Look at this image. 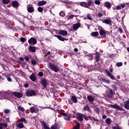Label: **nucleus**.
I'll return each instance as SVG.
<instances>
[{"instance_id": "1", "label": "nucleus", "mask_w": 129, "mask_h": 129, "mask_svg": "<svg viewBox=\"0 0 129 129\" xmlns=\"http://www.w3.org/2000/svg\"><path fill=\"white\" fill-rule=\"evenodd\" d=\"M94 5V2H93V0H88V2H81L80 4V6L81 7H84V8H87V9H89V7H91V6H93Z\"/></svg>"}, {"instance_id": "2", "label": "nucleus", "mask_w": 129, "mask_h": 129, "mask_svg": "<svg viewBox=\"0 0 129 129\" xmlns=\"http://www.w3.org/2000/svg\"><path fill=\"white\" fill-rule=\"evenodd\" d=\"M99 31V34L102 38H106V31L101 26L98 27Z\"/></svg>"}, {"instance_id": "3", "label": "nucleus", "mask_w": 129, "mask_h": 129, "mask_svg": "<svg viewBox=\"0 0 129 129\" xmlns=\"http://www.w3.org/2000/svg\"><path fill=\"white\" fill-rule=\"evenodd\" d=\"M26 95L28 97H30V96H35L36 95V91L34 90H28L26 92Z\"/></svg>"}, {"instance_id": "4", "label": "nucleus", "mask_w": 129, "mask_h": 129, "mask_svg": "<svg viewBox=\"0 0 129 129\" xmlns=\"http://www.w3.org/2000/svg\"><path fill=\"white\" fill-rule=\"evenodd\" d=\"M49 68H50L51 70H52V71H54V72H55V73H57V72L59 71V69H58V67L54 64V63H49Z\"/></svg>"}, {"instance_id": "5", "label": "nucleus", "mask_w": 129, "mask_h": 129, "mask_svg": "<svg viewBox=\"0 0 129 129\" xmlns=\"http://www.w3.org/2000/svg\"><path fill=\"white\" fill-rule=\"evenodd\" d=\"M28 43L30 45L34 46V45H36V44H37V39L35 38V37H31L28 40Z\"/></svg>"}, {"instance_id": "6", "label": "nucleus", "mask_w": 129, "mask_h": 129, "mask_svg": "<svg viewBox=\"0 0 129 129\" xmlns=\"http://www.w3.org/2000/svg\"><path fill=\"white\" fill-rule=\"evenodd\" d=\"M112 108H114L115 109H118L120 111H125V110L119 106V105L117 104H115L114 105H110Z\"/></svg>"}, {"instance_id": "7", "label": "nucleus", "mask_w": 129, "mask_h": 129, "mask_svg": "<svg viewBox=\"0 0 129 129\" xmlns=\"http://www.w3.org/2000/svg\"><path fill=\"white\" fill-rule=\"evenodd\" d=\"M12 94L14 95L15 97H17V98H21V97H23V94L19 92H12Z\"/></svg>"}, {"instance_id": "8", "label": "nucleus", "mask_w": 129, "mask_h": 129, "mask_svg": "<svg viewBox=\"0 0 129 129\" xmlns=\"http://www.w3.org/2000/svg\"><path fill=\"white\" fill-rule=\"evenodd\" d=\"M105 72L106 73V74H107V75L111 79H112V80H115V79H116L115 78V77L113 76V75H112V74H111V73L109 72V71H108L107 70H105Z\"/></svg>"}, {"instance_id": "9", "label": "nucleus", "mask_w": 129, "mask_h": 129, "mask_svg": "<svg viewBox=\"0 0 129 129\" xmlns=\"http://www.w3.org/2000/svg\"><path fill=\"white\" fill-rule=\"evenodd\" d=\"M95 55V63L99 62V60H100V53L97 51L96 52Z\"/></svg>"}, {"instance_id": "10", "label": "nucleus", "mask_w": 129, "mask_h": 129, "mask_svg": "<svg viewBox=\"0 0 129 129\" xmlns=\"http://www.w3.org/2000/svg\"><path fill=\"white\" fill-rule=\"evenodd\" d=\"M40 83H41L43 88H47V86L48 85V81H47L46 79L44 78L42 79Z\"/></svg>"}, {"instance_id": "11", "label": "nucleus", "mask_w": 129, "mask_h": 129, "mask_svg": "<svg viewBox=\"0 0 129 129\" xmlns=\"http://www.w3.org/2000/svg\"><path fill=\"white\" fill-rule=\"evenodd\" d=\"M113 93H114V92L112 91V89H109V92L107 94V97L109 98H112L113 97Z\"/></svg>"}, {"instance_id": "12", "label": "nucleus", "mask_w": 129, "mask_h": 129, "mask_svg": "<svg viewBox=\"0 0 129 129\" xmlns=\"http://www.w3.org/2000/svg\"><path fill=\"white\" fill-rule=\"evenodd\" d=\"M54 37H56L59 40V41H62V42H64V41H68V39L62 37L61 35H55Z\"/></svg>"}, {"instance_id": "13", "label": "nucleus", "mask_w": 129, "mask_h": 129, "mask_svg": "<svg viewBox=\"0 0 129 129\" xmlns=\"http://www.w3.org/2000/svg\"><path fill=\"white\" fill-rule=\"evenodd\" d=\"M84 110L85 111H88L89 113H92L91 109H90V107L88 104H87L84 106Z\"/></svg>"}, {"instance_id": "14", "label": "nucleus", "mask_w": 129, "mask_h": 129, "mask_svg": "<svg viewBox=\"0 0 129 129\" xmlns=\"http://www.w3.org/2000/svg\"><path fill=\"white\" fill-rule=\"evenodd\" d=\"M30 80L31 81H33V82H35V81H37V78L36 77V75L35 74L32 73L31 75L29 77Z\"/></svg>"}, {"instance_id": "15", "label": "nucleus", "mask_w": 129, "mask_h": 129, "mask_svg": "<svg viewBox=\"0 0 129 129\" xmlns=\"http://www.w3.org/2000/svg\"><path fill=\"white\" fill-rule=\"evenodd\" d=\"M80 26H81V23H76L73 26V29L74 31H76L78 30Z\"/></svg>"}, {"instance_id": "16", "label": "nucleus", "mask_w": 129, "mask_h": 129, "mask_svg": "<svg viewBox=\"0 0 129 129\" xmlns=\"http://www.w3.org/2000/svg\"><path fill=\"white\" fill-rule=\"evenodd\" d=\"M58 35H61V36H66L67 35V31L66 30H60L58 32Z\"/></svg>"}, {"instance_id": "17", "label": "nucleus", "mask_w": 129, "mask_h": 129, "mask_svg": "<svg viewBox=\"0 0 129 129\" xmlns=\"http://www.w3.org/2000/svg\"><path fill=\"white\" fill-rule=\"evenodd\" d=\"M72 113H74V114L72 115L71 114H70L67 118H64V119H67V120L69 121L70 120V117H73V118H74V117H75V112L74 111H72Z\"/></svg>"}, {"instance_id": "18", "label": "nucleus", "mask_w": 129, "mask_h": 129, "mask_svg": "<svg viewBox=\"0 0 129 129\" xmlns=\"http://www.w3.org/2000/svg\"><path fill=\"white\" fill-rule=\"evenodd\" d=\"M40 123L42 124L44 129H50V127L47 125V123L45 122L44 120L41 121Z\"/></svg>"}, {"instance_id": "19", "label": "nucleus", "mask_w": 129, "mask_h": 129, "mask_svg": "<svg viewBox=\"0 0 129 129\" xmlns=\"http://www.w3.org/2000/svg\"><path fill=\"white\" fill-rule=\"evenodd\" d=\"M20 6V3L18 1H13L12 2V7L14 8H18Z\"/></svg>"}, {"instance_id": "20", "label": "nucleus", "mask_w": 129, "mask_h": 129, "mask_svg": "<svg viewBox=\"0 0 129 129\" xmlns=\"http://www.w3.org/2000/svg\"><path fill=\"white\" fill-rule=\"evenodd\" d=\"M102 23L107 25H111V19H105Z\"/></svg>"}, {"instance_id": "21", "label": "nucleus", "mask_w": 129, "mask_h": 129, "mask_svg": "<svg viewBox=\"0 0 129 129\" xmlns=\"http://www.w3.org/2000/svg\"><path fill=\"white\" fill-rule=\"evenodd\" d=\"M104 6L105 7V8H107V9H109L110 8H111V5H110V3L108 2H105L104 3Z\"/></svg>"}, {"instance_id": "22", "label": "nucleus", "mask_w": 129, "mask_h": 129, "mask_svg": "<svg viewBox=\"0 0 129 129\" xmlns=\"http://www.w3.org/2000/svg\"><path fill=\"white\" fill-rule=\"evenodd\" d=\"M46 4H47V1H41L38 3V5L40 7L45 6V5H46Z\"/></svg>"}, {"instance_id": "23", "label": "nucleus", "mask_w": 129, "mask_h": 129, "mask_svg": "<svg viewBox=\"0 0 129 129\" xmlns=\"http://www.w3.org/2000/svg\"><path fill=\"white\" fill-rule=\"evenodd\" d=\"M84 116V114H79L77 115L78 119H79L80 121H83Z\"/></svg>"}, {"instance_id": "24", "label": "nucleus", "mask_w": 129, "mask_h": 129, "mask_svg": "<svg viewBox=\"0 0 129 129\" xmlns=\"http://www.w3.org/2000/svg\"><path fill=\"white\" fill-rule=\"evenodd\" d=\"M27 11L28 13H32L35 12V9H34V7H29L27 8Z\"/></svg>"}, {"instance_id": "25", "label": "nucleus", "mask_w": 129, "mask_h": 129, "mask_svg": "<svg viewBox=\"0 0 129 129\" xmlns=\"http://www.w3.org/2000/svg\"><path fill=\"white\" fill-rule=\"evenodd\" d=\"M124 107V108H125V109H127L128 110H129V100H126L125 102Z\"/></svg>"}, {"instance_id": "26", "label": "nucleus", "mask_w": 129, "mask_h": 129, "mask_svg": "<svg viewBox=\"0 0 129 129\" xmlns=\"http://www.w3.org/2000/svg\"><path fill=\"white\" fill-rule=\"evenodd\" d=\"M87 100L89 102H93L94 101V98L91 96H88L87 97Z\"/></svg>"}, {"instance_id": "27", "label": "nucleus", "mask_w": 129, "mask_h": 129, "mask_svg": "<svg viewBox=\"0 0 129 129\" xmlns=\"http://www.w3.org/2000/svg\"><path fill=\"white\" fill-rule=\"evenodd\" d=\"M17 122H25V123H27V120H26V119H25V118L22 117L17 120Z\"/></svg>"}, {"instance_id": "28", "label": "nucleus", "mask_w": 129, "mask_h": 129, "mask_svg": "<svg viewBox=\"0 0 129 129\" xmlns=\"http://www.w3.org/2000/svg\"><path fill=\"white\" fill-rule=\"evenodd\" d=\"M3 126L5 128L8 127V124L4 123H0V129H4Z\"/></svg>"}, {"instance_id": "29", "label": "nucleus", "mask_w": 129, "mask_h": 129, "mask_svg": "<svg viewBox=\"0 0 129 129\" xmlns=\"http://www.w3.org/2000/svg\"><path fill=\"white\" fill-rule=\"evenodd\" d=\"M29 50H30L31 52H36V47L35 46H30L29 47Z\"/></svg>"}, {"instance_id": "30", "label": "nucleus", "mask_w": 129, "mask_h": 129, "mask_svg": "<svg viewBox=\"0 0 129 129\" xmlns=\"http://www.w3.org/2000/svg\"><path fill=\"white\" fill-rule=\"evenodd\" d=\"M99 33L98 32H93L91 33V36L92 37H96V36H99Z\"/></svg>"}, {"instance_id": "31", "label": "nucleus", "mask_w": 129, "mask_h": 129, "mask_svg": "<svg viewBox=\"0 0 129 129\" xmlns=\"http://www.w3.org/2000/svg\"><path fill=\"white\" fill-rule=\"evenodd\" d=\"M16 126L19 128H24V124L23 123H19L16 124Z\"/></svg>"}, {"instance_id": "32", "label": "nucleus", "mask_w": 129, "mask_h": 129, "mask_svg": "<svg viewBox=\"0 0 129 129\" xmlns=\"http://www.w3.org/2000/svg\"><path fill=\"white\" fill-rule=\"evenodd\" d=\"M101 81L102 82H104L105 83H107V84H109V83H110V81H109V80H106L104 78H102L101 79Z\"/></svg>"}, {"instance_id": "33", "label": "nucleus", "mask_w": 129, "mask_h": 129, "mask_svg": "<svg viewBox=\"0 0 129 129\" xmlns=\"http://www.w3.org/2000/svg\"><path fill=\"white\" fill-rule=\"evenodd\" d=\"M5 77L7 79L8 81H9V82H12V78H11V74L6 75V76H5Z\"/></svg>"}, {"instance_id": "34", "label": "nucleus", "mask_w": 129, "mask_h": 129, "mask_svg": "<svg viewBox=\"0 0 129 129\" xmlns=\"http://www.w3.org/2000/svg\"><path fill=\"white\" fill-rule=\"evenodd\" d=\"M71 99L72 100H73V101H74L75 103H76V102H77V98H76V96H72Z\"/></svg>"}, {"instance_id": "35", "label": "nucleus", "mask_w": 129, "mask_h": 129, "mask_svg": "<svg viewBox=\"0 0 129 129\" xmlns=\"http://www.w3.org/2000/svg\"><path fill=\"white\" fill-rule=\"evenodd\" d=\"M80 128V124L79 122H77L76 126H74L73 129H79Z\"/></svg>"}, {"instance_id": "36", "label": "nucleus", "mask_w": 129, "mask_h": 129, "mask_svg": "<svg viewBox=\"0 0 129 129\" xmlns=\"http://www.w3.org/2000/svg\"><path fill=\"white\" fill-rule=\"evenodd\" d=\"M30 112L31 113H34L36 111V109L35 108V107H32L30 108Z\"/></svg>"}, {"instance_id": "37", "label": "nucleus", "mask_w": 129, "mask_h": 129, "mask_svg": "<svg viewBox=\"0 0 129 129\" xmlns=\"http://www.w3.org/2000/svg\"><path fill=\"white\" fill-rule=\"evenodd\" d=\"M57 127H58V124L55 123L54 125L51 126V129H57Z\"/></svg>"}, {"instance_id": "38", "label": "nucleus", "mask_w": 129, "mask_h": 129, "mask_svg": "<svg viewBox=\"0 0 129 129\" xmlns=\"http://www.w3.org/2000/svg\"><path fill=\"white\" fill-rule=\"evenodd\" d=\"M31 63L32 65H37V61H36L35 59H32Z\"/></svg>"}, {"instance_id": "39", "label": "nucleus", "mask_w": 129, "mask_h": 129, "mask_svg": "<svg viewBox=\"0 0 129 129\" xmlns=\"http://www.w3.org/2000/svg\"><path fill=\"white\" fill-rule=\"evenodd\" d=\"M43 8L41 7H39L38 8H37V11L38 12H39V13H42V12H43Z\"/></svg>"}, {"instance_id": "40", "label": "nucleus", "mask_w": 129, "mask_h": 129, "mask_svg": "<svg viewBox=\"0 0 129 129\" xmlns=\"http://www.w3.org/2000/svg\"><path fill=\"white\" fill-rule=\"evenodd\" d=\"M74 17H75V18H77V15H71L70 16H69V20H70L71 19H73V18H74Z\"/></svg>"}, {"instance_id": "41", "label": "nucleus", "mask_w": 129, "mask_h": 129, "mask_svg": "<svg viewBox=\"0 0 129 129\" xmlns=\"http://www.w3.org/2000/svg\"><path fill=\"white\" fill-rule=\"evenodd\" d=\"M59 16L60 17H64L65 16V12H64V11H61L59 14Z\"/></svg>"}, {"instance_id": "42", "label": "nucleus", "mask_w": 129, "mask_h": 129, "mask_svg": "<svg viewBox=\"0 0 129 129\" xmlns=\"http://www.w3.org/2000/svg\"><path fill=\"white\" fill-rule=\"evenodd\" d=\"M122 66V62H121L116 63V66H117V67H121V66Z\"/></svg>"}, {"instance_id": "43", "label": "nucleus", "mask_w": 129, "mask_h": 129, "mask_svg": "<svg viewBox=\"0 0 129 129\" xmlns=\"http://www.w3.org/2000/svg\"><path fill=\"white\" fill-rule=\"evenodd\" d=\"M106 123H107V124H110L111 122V120H110V118H108L106 119Z\"/></svg>"}, {"instance_id": "44", "label": "nucleus", "mask_w": 129, "mask_h": 129, "mask_svg": "<svg viewBox=\"0 0 129 129\" xmlns=\"http://www.w3.org/2000/svg\"><path fill=\"white\" fill-rule=\"evenodd\" d=\"M3 3L5 5H8V4L10 3V0H3Z\"/></svg>"}, {"instance_id": "45", "label": "nucleus", "mask_w": 129, "mask_h": 129, "mask_svg": "<svg viewBox=\"0 0 129 129\" xmlns=\"http://www.w3.org/2000/svg\"><path fill=\"white\" fill-rule=\"evenodd\" d=\"M18 110H21V111H25V108L22 106H19L18 107Z\"/></svg>"}, {"instance_id": "46", "label": "nucleus", "mask_w": 129, "mask_h": 129, "mask_svg": "<svg viewBox=\"0 0 129 129\" xmlns=\"http://www.w3.org/2000/svg\"><path fill=\"white\" fill-rule=\"evenodd\" d=\"M21 42H22V43H24V42H26L27 41V39L24 37H21L20 38Z\"/></svg>"}, {"instance_id": "47", "label": "nucleus", "mask_w": 129, "mask_h": 129, "mask_svg": "<svg viewBox=\"0 0 129 129\" xmlns=\"http://www.w3.org/2000/svg\"><path fill=\"white\" fill-rule=\"evenodd\" d=\"M87 18L88 20H90V21H91L92 20V18H91L90 14H88L87 15Z\"/></svg>"}, {"instance_id": "48", "label": "nucleus", "mask_w": 129, "mask_h": 129, "mask_svg": "<svg viewBox=\"0 0 129 129\" xmlns=\"http://www.w3.org/2000/svg\"><path fill=\"white\" fill-rule=\"evenodd\" d=\"M103 16V14H102V13H98L97 15V17H98V18H101V17H102Z\"/></svg>"}, {"instance_id": "49", "label": "nucleus", "mask_w": 129, "mask_h": 129, "mask_svg": "<svg viewBox=\"0 0 129 129\" xmlns=\"http://www.w3.org/2000/svg\"><path fill=\"white\" fill-rule=\"evenodd\" d=\"M100 1H98V0H96L95 1V5H98V6H99V5H100Z\"/></svg>"}, {"instance_id": "50", "label": "nucleus", "mask_w": 129, "mask_h": 129, "mask_svg": "<svg viewBox=\"0 0 129 129\" xmlns=\"http://www.w3.org/2000/svg\"><path fill=\"white\" fill-rule=\"evenodd\" d=\"M38 76H40V77H43V76H44V74L43 72H39L38 73Z\"/></svg>"}, {"instance_id": "51", "label": "nucleus", "mask_w": 129, "mask_h": 129, "mask_svg": "<svg viewBox=\"0 0 129 129\" xmlns=\"http://www.w3.org/2000/svg\"><path fill=\"white\" fill-rule=\"evenodd\" d=\"M10 113V110L6 109L4 110V113H6V114Z\"/></svg>"}, {"instance_id": "52", "label": "nucleus", "mask_w": 129, "mask_h": 129, "mask_svg": "<svg viewBox=\"0 0 129 129\" xmlns=\"http://www.w3.org/2000/svg\"><path fill=\"white\" fill-rule=\"evenodd\" d=\"M25 60H26V62H29V60H30V58H29V57L28 56H26L24 57Z\"/></svg>"}, {"instance_id": "53", "label": "nucleus", "mask_w": 129, "mask_h": 129, "mask_svg": "<svg viewBox=\"0 0 129 129\" xmlns=\"http://www.w3.org/2000/svg\"><path fill=\"white\" fill-rule=\"evenodd\" d=\"M112 88H113V89H114V90H117V88L116 87V86L113 85H112Z\"/></svg>"}, {"instance_id": "54", "label": "nucleus", "mask_w": 129, "mask_h": 129, "mask_svg": "<svg viewBox=\"0 0 129 129\" xmlns=\"http://www.w3.org/2000/svg\"><path fill=\"white\" fill-rule=\"evenodd\" d=\"M119 32L120 33V34H122V32H123V30H122V29L121 28H119L118 29Z\"/></svg>"}, {"instance_id": "55", "label": "nucleus", "mask_w": 129, "mask_h": 129, "mask_svg": "<svg viewBox=\"0 0 129 129\" xmlns=\"http://www.w3.org/2000/svg\"><path fill=\"white\" fill-rule=\"evenodd\" d=\"M116 8V10H121V8L120 7V5L117 6Z\"/></svg>"}, {"instance_id": "56", "label": "nucleus", "mask_w": 129, "mask_h": 129, "mask_svg": "<svg viewBox=\"0 0 129 129\" xmlns=\"http://www.w3.org/2000/svg\"><path fill=\"white\" fill-rule=\"evenodd\" d=\"M120 7L121 9H124V7H125V5L120 4Z\"/></svg>"}, {"instance_id": "57", "label": "nucleus", "mask_w": 129, "mask_h": 129, "mask_svg": "<svg viewBox=\"0 0 129 129\" xmlns=\"http://www.w3.org/2000/svg\"><path fill=\"white\" fill-rule=\"evenodd\" d=\"M83 118H84L85 120H88L89 118H88V117L86 116V115H84Z\"/></svg>"}, {"instance_id": "58", "label": "nucleus", "mask_w": 129, "mask_h": 129, "mask_svg": "<svg viewBox=\"0 0 129 129\" xmlns=\"http://www.w3.org/2000/svg\"><path fill=\"white\" fill-rule=\"evenodd\" d=\"M92 118L93 119V120H94V121H97V122L99 121L98 119L95 118V117H92Z\"/></svg>"}, {"instance_id": "59", "label": "nucleus", "mask_w": 129, "mask_h": 129, "mask_svg": "<svg viewBox=\"0 0 129 129\" xmlns=\"http://www.w3.org/2000/svg\"><path fill=\"white\" fill-rule=\"evenodd\" d=\"M95 112L97 113H99V109L96 108L95 109Z\"/></svg>"}, {"instance_id": "60", "label": "nucleus", "mask_w": 129, "mask_h": 129, "mask_svg": "<svg viewBox=\"0 0 129 129\" xmlns=\"http://www.w3.org/2000/svg\"><path fill=\"white\" fill-rule=\"evenodd\" d=\"M24 87H25V88H28V87H29V84L26 83L24 84Z\"/></svg>"}, {"instance_id": "61", "label": "nucleus", "mask_w": 129, "mask_h": 129, "mask_svg": "<svg viewBox=\"0 0 129 129\" xmlns=\"http://www.w3.org/2000/svg\"><path fill=\"white\" fill-rule=\"evenodd\" d=\"M69 103H70V104H73V101H72V100H69Z\"/></svg>"}, {"instance_id": "62", "label": "nucleus", "mask_w": 129, "mask_h": 129, "mask_svg": "<svg viewBox=\"0 0 129 129\" xmlns=\"http://www.w3.org/2000/svg\"><path fill=\"white\" fill-rule=\"evenodd\" d=\"M60 76L62 77V78H64L65 76H66L64 74H61Z\"/></svg>"}, {"instance_id": "63", "label": "nucleus", "mask_w": 129, "mask_h": 129, "mask_svg": "<svg viewBox=\"0 0 129 129\" xmlns=\"http://www.w3.org/2000/svg\"><path fill=\"white\" fill-rule=\"evenodd\" d=\"M61 114V115H63V116H67V113H62Z\"/></svg>"}, {"instance_id": "64", "label": "nucleus", "mask_w": 129, "mask_h": 129, "mask_svg": "<svg viewBox=\"0 0 129 129\" xmlns=\"http://www.w3.org/2000/svg\"><path fill=\"white\" fill-rule=\"evenodd\" d=\"M19 59H20V61H24V57H20V58H19Z\"/></svg>"}]
</instances>
